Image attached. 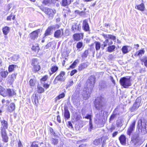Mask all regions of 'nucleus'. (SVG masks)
<instances>
[{
    "label": "nucleus",
    "instance_id": "nucleus-10",
    "mask_svg": "<svg viewBox=\"0 0 147 147\" xmlns=\"http://www.w3.org/2000/svg\"><path fill=\"white\" fill-rule=\"evenodd\" d=\"M16 74H13L11 75H9L6 79L7 83L9 84H12L16 78Z\"/></svg>",
    "mask_w": 147,
    "mask_h": 147
},
{
    "label": "nucleus",
    "instance_id": "nucleus-15",
    "mask_svg": "<svg viewBox=\"0 0 147 147\" xmlns=\"http://www.w3.org/2000/svg\"><path fill=\"white\" fill-rule=\"evenodd\" d=\"M83 34H76L73 35V36L74 40L78 41L79 40L82 38Z\"/></svg>",
    "mask_w": 147,
    "mask_h": 147
},
{
    "label": "nucleus",
    "instance_id": "nucleus-24",
    "mask_svg": "<svg viewBox=\"0 0 147 147\" xmlns=\"http://www.w3.org/2000/svg\"><path fill=\"white\" fill-rule=\"evenodd\" d=\"M87 66V64L86 63H83L79 65L78 66V70L79 71H81L86 68Z\"/></svg>",
    "mask_w": 147,
    "mask_h": 147
},
{
    "label": "nucleus",
    "instance_id": "nucleus-64",
    "mask_svg": "<svg viewBox=\"0 0 147 147\" xmlns=\"http://www.w3.org/2000/svg\"><path fill=\"white\" fill-rule=\"evenodd\" d=\"M12 16L11 14L9 16H8L7 18V20L11 21V18L12 17Z\"/></svg>",
    "mask_w": 147,
    "mask_h": 147
},
{
    "label": "nucleus",
    "instance_id": "nucleus-54",
    "mask_svg": "<svg viewBox=\"0 0 147 147\" xmlns=\"http://www.w3.org/2000/svg\"><path fill=\"white\" fill-rule=\"evenodd\" d=\"M48 78V75H46L44 76L41 79V81H46Z\"/></svg>",
    "mask_w": 147,
    "mask_h": 147
},
{
    "label": "nucleus",
    "instance_id": "nucleus-47",
    "mask_svg": "<svg viewBox=\"0 0 147 147\" xmlns=\"http://www.w3.org/2000/svg\"><path fill=\"white\" fill-rule=\"evenodd\" d=\"M18 55H15L12 57V60L13 61H16L18 60Z\"/></svg>",
    "mask_w": 147,
    "mask_h": 147
},
{
    "label": "nucleus",
    "instance_id": "nucleus-11",
    "mask_svg": "<svg viewBox=\"0 0 147 147\" xmlns=\"http://www.w3.org/2000/svg\"><path fill=\"white\" fill-rule=\"evenodd\" d=\"M63 35V29L57 30L54 33V36L56 38H59Z\"/></svg>",
    "mask_w": 147,
    "mask_h": 147
},
{
    "label": "nucleus",
    "instance_id": "nucleus-55",
    "mask_svg": "<svg viewBox=\"0 0 147 147\" xmlns=\"http://www.w3.org/2000/svg\"><path fill=\"white\" fill-rule=\"evenodd\" d=\"M116 124L117 127H120L122 125L121 121V120L118 121L117 122Z\"/></svg>",
    "mask_w": 147,
    "mask_h": 147
},
{
    "label": "nucleus",
    "instance_id": "nucleus-1",
    "mask_svg": "<svg viewBox=\"0 0 147 147\" xmlns=\"http://www.w3.org/2000/svg\"><path fill=\"white\" fill-rule=\"evenodd\" d=\"M104 99L101 96L97 97L94 101V107L97 110L102 111L105 105Z\"/></svg>",
    "mask_w": 147,
    "mask_h": 147
},
{
    "label": "nucleus",
    "instance_id": "nucleus-23",
    "mask_svg": "<svg viewBox=\"0 0 147 147\" xmlns=\"http://www.w3.org/2000/svg\"><path fill=\"white\" fill-rule=\"evenodd\" d=\"M10 29L9 27L7 26H6L3 28L2 29V31L4 34L5 35H7L9 32Z\"/></svg>",
    "mask_w": 147,
    "mask_h": 147
},
{
    "label": "nucleus",
    "instance_id": "nucleus-42",
    "mask_svg": "<svg viewBox=\"0 0 147 147\" xmlns=\"http://www.w3.org/2000/svg\"><path fill=\"white\" fill-rule=\"evenodd\" d=\"M88 54V51L86 50L84 53L82 54L81 56L83 58H85L87 57Z\"/></svg>",
    "mask_w": 147,
    "mask_h": 147
},
{
    "label": "nucleus",
    "instance_id": "nucleus-45",
    "mask_svg": "<svg viewBox=\"0 0 147 147\" xmlns=\"http://www.w3.org/2000/svg\"><path fill=\"white\" fill-rule=\"evenodd\" d=\"M44 89L42 87L38 86V93H41L44 92Z\"/></svg>",
    "mask_w": 147,
    "mask_h": 147
},
{
    "label": "nucleus",
    "instance_id": "nucleus-46",
    "mask_svg": "<svg viewBox=\"0 0 147 147\" xmlns=\"http://www.w3.org/2000/svg\"><path fill=\"white\" fill-rule=\"evenodd\" d=\"M78 62V60H76L70 66V67L71 68H74L76 65L77 63Z\"/></svg>",
    "mask_w": 147,
    "mask_h": 147
},
{
    "label": "nucleus",
    "instance_id": "nucleus-9",
    "mask_svg": "<svg viewBox=\"0 0 147 147\" xmlns=\"http://www.w3.org/2000/svg\"><path fill=\"white\" fill-rule=\"evenodd\" d=\"M40 32V30L38 29L32 32L29 35L30 38L31 39L34 40L38 37V34Z\"/></svg>",
    "mask_w": 147,
    "mask_h": 147
},
{
    "label": "nucleus",
    "instance_id": "nucleus-7",
    "mask_svg": "<svg viewBox=\"0 0 147 147\" xmlns=\"http://www.w3.org/2000/svg\"><path fill=\"white\" fill-rule=\"evenodd\" d=\"M1 133L3 141L7 142L8 141V137L6 133V129H1Z\"/></svg>",
    "mask_w": 147,
    "mask_h": 147
},
{
    "label": "nucleus",
    "instance_id": "nucleus-31",
    "mask_svg": "<svg viewBox=\"0 0 147 147\" xmlns=\"http://www.w3.org/2000/svg\"><path fill=\"white\" fill-rule=\"evenodd\" d=\"M15 104L13 103H11L10 105V107L9 108V111L10 112H12L15 109Z\"/></svg>",
    "mask_w": 147,
    "mask_h": 147
},
{
    "label": "nucleus",
    "instance_id": "nucleus-51",
    "mask_svg": "<svg viewBox=\"0 0 147 147\" xmlns=\"http://www.w3.org/2000/svg\"><path fill=\"white\" fill-rule=\"evenodd\" d=\"M92 115L91 114H87L86 115V116L85 117V118L87 119H89L90 121H92Z\"/></svg>",
    "mask_w": 147,
    "mask_h": 147
},
{
    "label": "nucleus",
    "instance_id": "nucleus-19",
    "mask_svg": "<svg viewBox=\"0 0 147 147\" xmlns=\"http://www.w3.org/2000/svg\"><path fill=\"white\" fill-rule=\"evenodd\" d=\"M102 140H103L102 143H103L105 142V138L104 137H102L101 138L96 139L94 141V144L96 145H98L100 143V142H101V141Z\"/></svg>",
    "mask_w": 147,
    "mask_h": 147
},
{
    "label": "nucleus",
    "instance_id": "nucleus-35",
    "mask_svg": "<svg viewBox=\"0 0 147 147\" xmlns=\"http://www.w3.org/2000/svg\"><path fill=\"white\" fill-rule=\"evenodd\" d=\"M94 43L95 44V49L96 50L98 51L100 49L101 47V45L100 42L96 41Z\"/></svg>",
    "mask_w": 147,
    "mask_h": 147
},
{
    "label": "nucleus",
    "instance_id": "nucleus-12",
    "mask_svg": "<svg viewBox=\"0 0 147 147\" xmlns=\"http://www.w3.org/2000/svg\"><path fill=\"white\" fill-rule=\"evenodd\" d=\"M55 28L56 27L55 26L49 27L45 31V32L44 34V37L50 35L51 32V30L55 29Z\"/></svg>",
    "mask_w": 147,
    "mask_h": 147
},
{
    "label": "nucleus",
    "instance_id": "nucleus-21",
    "mask_svg": "<svg viewBox=\"0 0 147 147\" xmlns=\"http://www.w3.org/2000/svg\"><path fill=\"white\" fill-rule=\"evenodd\" d=\"M1 122L3 126L1 127V129H7L8 128V124L7 122L4 120H1Z\"/></svg>",
    "mask_w": 147,
    "mask_h": 147
},
{
    "label": "nucleus",
    "instance_id": "nucleus-14",
    "mask_svg": "<svg viewBox=\"0 0 147 147\" xmlns=\"http://www.w3.org/2000/svg\"><path fill=\"white\" fill-rule=\"evenodd\" d=\"M65 73L64 72L61 71V72L60 74L57 76V77L58 78V79L60 81H63L65 79L64 76Z\"/></svg>",
    "mask_w": 147,
    "mask_h": 147
},
{
    "label": "nucleus",
    "instance_id": "nucleus-6",
    "mask_svg": "<svg viewBox=\"0 0 147 147\" xmlns=\"http://www.w3.org/2000/svg\"><path fill=\"white\" fill-rule=\"evenodd\" d=\"M141 103V100L139 98H137L133 106L130 109V111L131 112H133L136 111L140 105Z\"/></svg>",
    "mask_w": 147,
    "mask_h": 147
},
{
    "label": "nucleus",
    "instance_id": "nucleus-60",
    "mask_svg": "<svg viewBox=\"0 0 147 147\" xmlns=\"http://www.w3.org/2000/svg\"><path fill=\"white\" fill-rule=\"evenodd\" d=\"M113 40H115L116 37L115 36L112 35H109V38Z\"/></svg>",
    "mask_w": 147,
    "mask_h": 147
},
{
    "label": "nucleus",
    "instance_id": "nucleus-38",
    "mask_svg": "<svg viewBox=\"0 0 147 147\" xmlns=\"http://www.w3.org/2000/svg\"><path fill=\"white\" fill-rule=\"evenodd\" d=\"M58 70V67L56 66H53L51 68V71L53 73L55 72Z\"/></svg>",
    "mask_w": 147,
    "mask_h": 147
},
{
    "label": "nucleus",
    "instance_id": "nucleus-25",
    "mask_svg": "<svg viewBox=\"0 0 147 147\" xmlns=\"http://www.w3.org/2000/svg\"><path fill=\"white\" fill-rule=\"evenodd\" d=\"M7 92L9 96H12L16 94V93L13 90L8 89L7 90Z\"/></svg>",
    "mask_w": 147,
    "mask_h": 147
},
{
    "label": "nucleus",
    "instance_id": "nucleus-59",
    "mask_svg": "<svg viewBox=\"0 0 147 147\" xmlns=\"http://www.w3.org/2000/svg\"><path fill=\"white\" fill-rule=\"evenodd\" d=\"M58 81H59V80L58 79V78L56 77L54 80L53 83L54 84H57Z\"/></svg>",
    "mask_w": 147,
    "mask_h": 147
},
{
    "label": "nucleus",
    "instance_id": "nucleus-34",
    "mask_svg": "<svg viewBox=\"0 0 147 147\" xmlns=\"http://www.w3.org/2000/svg\"><path fill=\"white\" fill-rule=\"evenodd\" d=\"M40 69V67L39 65H36L33 67L32 70L33 71L36 72L39 71Z\"/></svg>",
    "mask_w": 147,
    "mask_h": 147
},
{
    "label": "nucleus",
    "instance_id": "nucleus-27",
    "mask_svg": "<svg viewBox=\"0 0 147 147\" xmlns=\"http://www.w3.org/2000/svg\"><path fill=\"white\" fill-rule=\"evenodd\" d=\"M8 72L7 71H2L0 72V75L3 78H6L8 74Z\"/></svg>",
    "mask_w": 147,
    "mask_h": 147
},
{
    "label": "nucleus",
    "instance_id": "nucleus-33",
    "mask_svg": "<svg viewBox=\"0 0 147 147\" xmlns=\"http://www.w3.org/2000/svg\"><path fill=\"white\" fill-rule=\"evenodd\" d=\"M108 41V39H107L103 42V44L101 45V47L102 50L104 49V48L107 46Z\"/></svg>",
    "mask_w": 147,
    "mask_h": 147
},
{
    "label": "nucleus",
    "instance_id": "nucleus-37",
    "mask_svg": "<svg viewBox=\"0 0 147 147\" xmlns=\"http://www.w3.org/2000/svg\"><path fill=\"white\" fill-rule=\"evenodd\" d=\"M38 62L37 59H34L32 61V65L34 67L36 65H38Z\"/></svg>",
    "mask_w": 147,
    "mask_h": 147
},
{
    "label": "nucleus",
    "instance_id": "nucleus-5",
    "mask_svg": "<svg viewBox=\"0 0 147 147\" xmlns=\"http://www.w3.org/2000/svg\"><path fill=\"white\" fill-rule=\"evenodd\" d=\"M96 81V78L94 76H92L90 77L87 81L88 87L89 86H90L89 88L92 89Z\"/></svg>",
    "mask_w": 147,
    "mask_h": 147
},
{
    "label": "nucleus",
    "instance_id": "nucleus-63",
    "mask_svg": "<svg viewBox=\"0 0 147 147\" xmlns=\"http://www.w3.org/2000/svg\"><path fill=\"white\" fill-rule=\"evenodd\" d=\"M31 147H38V144L33 143H32L31 146Z\"/></svg>",
    "mask_w": 147,
    "mask_h": 147
},
{
    "label": "nucleus",
    "instance_id": "nucleus-44",
    "mask_svg": "<svg viewBox=\"0 0 147 147\" xmlns=\"http://www.w3.org/2000/svg\"><path fill=\"white\" fill-rule=\"evenodd\" d=\"M117 114L113 113L110 117L109 119V122H111L116 117Z\"/></svg>",
    "mask_w": 147,
    "mask_h": 147
},
{
    "label": "nucleus",
    "instance_id": "nucleus-28",
    "mask_svg": "<svg viewBox=\"0 0 147 147\" xmlns=\"http://www.w3.org/2000/svg\"><path fill=\"white\" fill-rule=\"evenodd\" d=\"M101 116L97 114L96 116V118H95L94 122L96 123H97L100 122V119Z\"/></svg>",
    "mask_w": 147,
    "mask_h": 147
},
{
    "label": "nucleus",
    "instance_id": "nucleus-3",
    "mask_svg": "<svg viewBox=\"0 0 147 147\" xmlns=\"http://www.w3.org/2000/svg\"><path fill=\"white\" fill-rule=\"evenodd\" d=\"M119 82L121 85L124 88H128L131 84L130 79L125 77L121 78Z\"/></svg>",
    "mask_w": 147,
    "mask_h": 147
},
{
    "label": "nucleus",
    "instance_id": "nucleus-50",
    "mask_svg": "<svg viewBox=\"0 0 147 147\" xmlns=\"http://www.w3.org/2000/svg\"><path fill=\"white\" fill-rule=\"evenodd\" d=\"M83 46V43L82 42H79L77 44L76 47L78 49L81 48Z\"/></svg>",
    "mask_w": 147,
    "mask_h": 147
},
{
    "label": "nucleus",
    "instance_id": "nucleus-62",
    "mask_svg": "<svg viewBox=\"0 0 147 147\" xmlns=\"http://www.w3.org/2000/svg\"><path fill=\"white\" fill-rule=\"evenodd\" d=\"M102 36L105 38L107 39H108L107 38H109V34H102Z\"/></svg>",
    "mask_w": 147,
    "mask_h": 147
},
{
    "label": "nucleus",
    "instance_id": "nucleus-17",
    "mask_svg": "<svg viewBox=\"0 0 147 147\" xmlns=\"http://www.w3.org/2000/svg\"><path fill=\"white\" fill-rule=\"evenodd\" d=\"M100 89L102 90H104L107 89V85L105 82L102 81L100 84Z\"/></svg>",
    "mask_w": 147,
    "mask_h": 147
},
{
    "label": "nucleus",
    "instance_id": "nucleus-49",
    "mask_svg": "<svg viewBox=\"0 0 147 147\" xmlns=\"http://www.w3.org/2000/svg\"><path fill=\"white\" fill-rule=\"evenodd\" d=\"M74 84L73 81L72 80H70L67 83V88L72 86Z\"/></svg>",
    "mask_w": 147,
    "mask_h": 147
},
{
    "label": "nucleus",
    "instance_id": "nucleus-22",
    "mask_svg": "<svg viewBox=\"0 0 147 147\" xmlns=\"http://www.w3.org/2000/svg\"><path fill=\"white\" fill-rule=\"evenodd\" d=\"M71 2V0H62L61 4L62 6L64 7L70 4Z\"/></svg>",
    "mask_w": 147,
    "mask_h": 147
},
{
    "label": "nucleus",
    "instance_id": "nucleus-2",
    "mask_svg": "<svg viewBox=\"0 0 147 147\" xmlns=\"http://www.w3.org/2000/svg\"><path fill=\"white\" fill-rule=\"evenodd\" d=\"M40 9L48 15L50 19L53 18L55 14L56 13V11L55 9H51L47 7H41Z\"/></svg>",
    "mask_w": 147,
    "mask_h": 147
},
{
    "label": "nucleus",
    "instance_id": "nucleus-4",
    "mask_svg": "<svg viewBox=\"0 0 147 147\" xmlns=\"http://www.w3.org/2000/svg\"><path fill=\"white\" fill-rule=\"evenodd\" d=\"M92 89L87 87L84 89L83 91L82 96L84 100L88 99L90 96V95L92 92Z\"/></svg>",
    "mask_w": 147,
    "mask_h": 147
},
{
    "label": "nucleus",
    "instance_id": "nucleus-39",
    "mask_svg": "<svg viewBox=\"0 0 147 147\" xmlns=\"http://www.w3.org/2000/svg\"><path fill=\"white\" fill-rule=\"evenodd\" d=\"M65 96V94L64 93H62L61 94L57 96L55 98V101L57 102V100H59V99L63 98Z\"/></svg>",
    "mask_w": 147,
    "mask_h": 147
},
{
    "label": "nucleus",
    "instance_id": "nucleus-57",
    "mask_svg": "<svg viewBox=\"0 0 147 147\" xmlns=\"http://www.w3.org/2000/svg\"><path fill=\"white\" fill-rule=\"evenodd\" d=\"M32 49L34 51H37V50H38L39 47L38 46H32Z\"/></svg>",
    "mask_w": 147,
    "mask_h": 147
},
{
    "label": "nucleus",
    "instance_id": "nucleus-8",
    "mask_svg": "<svg viewBox=\"0 0 147 147\" xmlns=\"http://www.w3.org/2000/svg\"><path fill=\"white\" fill-rule=\"evenodd\" d=\"M136 123V121L135 120H134L131 123L130 125L127 130V134L129 136L135 129Z\"/></svg>",
    "mask_w": 147,
    "mask_h": 147
},
{
    "label": "nucleus",
    "instance_id": "nucleus-26",
    "mask_svg": "<svg viewBox=\"0 0 147 147\" xmlns=\"http://www.w3.org/2000/svg\"><path fill=\"white\" fill-rule=\"evenodd\" d=\"M145 53V50L143 49L140 50L136 52L135 55H136L140 57H141L142 55L144 54Z\"/></svg>",
    "mask_w": 147,
    "mask_h": 147
},
{
    "label": "nucleus",
    "instance_id": "nucleus-36",
    "mask_svg": "<svg viewBox=\"0 0 147 147\" xmlns=\"http://www.w3.org/2000/svg\"><path fill=\"white\" fill-rule=\"evenodd\" d=\"M141 61L144 62V65L147 67V57H143L141 59Z\"/></svg>",
    "mask_w": 147,
    "mask_h": 147
},
{
    "label": "nucleus",
    "instance_id": "nucleus-43",
    "mask_svg": "<svg viewBox=\"0 0 147 147\" xmlns=\"http://www.w3.org/2000/svg\"><path fill=\"white\" fill-rule=\"evenodd\" d=\"M16 65H10L8 67V71L9 72L12 71L14 69L15 67L16 66Z\"/></svg>",
    "mask_w": 147,
    "mask_h": 147
},
{
    "label": "nucleus",
    "instance_id": "nucleus-18",
    "mask_svg": "<svg viewBox=\"0 0 147 147\" xmlns=\"http://www.w3.org/2000/svg\"><path fill=\"white\" fill-rule=\"evenodd\" d=\"M64 116L66 120L68 119L70 117L69 112L68 109L66 108L64 109Z\"/></svg>",
    "mask_w": 147,
    "mask_h": 147
},
{
    "label": "nucleus",
    "instance_id": "nucleus-32",
    "mask_svg": "<svg viewBox=\"0 0 147 147\" xmlns=\"http://www.w3.org/2000/svg\"><path fill=\"white\" fill-rule=\"evenodd\" d=\"M115 48V45L110 46L107 48V51L109 52H111L114 51Z\"/></svg>",
    "mask_w": 147,
    "mask_h": 147
},
{
    "label": "nucleus",
    "instance_id": "nucleus-29",
    "mask_svg": "<svg viewBox=\"0 0 147 147\" xmlns=\"http://www.w3.org/2000/svg\"><path fill=\"white\" fill-rule=\"evenodd\" d=\"M140 129L141 130L142 132L143 131V133L145 134L146 133L147 130L146 124L144 122H143V125L142 127H141Z\"/></svg>",
    "mask_w": 147,
    "mask_h": 147
},
{
    "label": "nucleus",
    "instance_id": "nucleus-40",
    "mask_svg": "<svg viewBox=\"0 0 147 147\" xmlns=\"http://www.w3.org/2000/svg\"><path fill=\"white\" fill-rule=\"evenodd\" d=\"M144 5L143 3H142L137 6V9L141 11H144Z\"/></svg>",
    "mask_w": 147,
    "mask_h": 147
},
{
    "label": "nucleus",
    "instance_id": "nucleus-61",
    "mask_svg": "<svg viewBox=\"0 0 147 147\" xmlns=\"http://www.w3.org/2000/svg\"><path fill=\"white\" fill-rule=\"evenodd\" d=\"M77 71L76 69L72 70L70 73V75L71 76H73L74 74L77 72Z\"/></svg>",
    "mask_w": 147,
    "mask_h": 147
},
{
    "label": "nucleus",
    "instance_id": "nucleus-48",
    "mask_svg": "<svg viewBox=\"0 0 147 147\" xmlns=\"http://www.w3.org/2000/svg\"><path fill=\"white\" fill-rule=\"evenodd\" d=\"M50 3V0H43L42 1V4L45 5H48Z\"/></svg>",
    "mask_w": 147,
    "mask_h": 147
},
{
    "label": "nucleus",
    "instance_id": "nucleus-16",
    "mask_svg": "<svg viewBox=\"0 0 147 147\" xmlns=\"http://www.w3.org/2000/svg\"><path fill=\"white\" fill-rule=\"evenodd\" d=\"M81 29V27H80L77 24H74L72 26L71 30L74 32H76L77 31H80Z\"/></svg>",
    "mask_w": 147,
    "mask_h": 147
},
{
    "label": "nucleus",
    "instance_id": "nucleus-58",
    "mask_svg": "<svg viewBox=\"0 0 147 147\" xmlns=\"http://www.w3.org/2000/svg\"><path fill=\"white\" fill-rule=\"evenodd\" d=\"M89 126L90 127L89 128V130L90 131H91V129L93 128V127L92 124V121H89Z\"/></svg>",
    "mask_w": 147,
    "mask_h": 147
},
{
    "label": "nucleus",
    "instance_id": "nucleus-53",
    "mask_svg": "<svg viewBox=\"0 0 147 147\" xmlns=\"http://www.w3.org/2000/svg\"><path fill=\"white\" fill-rule=\"evenodd\" d=\"M12 4V3H9L8 4L6 7V9L7 11H9L11 7Z\"/></svg>",
    "mask_w": 147,
    "mask_h": 147
},
{
    "label": "nucleus",
    "instance_id": "nucleus-56",
    "mask_svg": "<svg viewBox=\"0 0 147 147\" xmlns=\"http://www.w3.org/2000/svg\"><path fill=\"white\" fill-rule=\"evenodd\" d=\"M30 84L31 86H34L35 84V81L32 79H31L30 81Z\"/></svg>",
    "mask_w": 147,
    "mask_h": 147
},
{
    "label": "nucleus",
    "instance_id": "nucleus-20",
    "mask_svg": "<svg viewBox=\"0 0 147 147\" xmlns=\"http://www.w3.org/2000/svg\"><path fill=\"white\" fill-rule=\"evenodd\" d=\"M119 140L121 144L122 145L125 144L126 143V138L124 135H121L119 138Z\"/></svg>",
    "mask_w": 147,
    "mask_h": 147
},
{
    "label": "nucleus",
    "instance_id": "nucleus-13",
    "mask_svg": "<svg viewBox=\"0 0 147 147\" xmlns=\"http://www.w3.org/2000/svg\"><path fill=\"white\" fill-rule=\"evenodd\" d=\"M82 28L83 29L86 31H88L89 30L90 28L86 20H85L83 21Z\"/></svg>",
    "mask_w": 147,
    "mask_h": 147
},
{
    "label": "nucleus",
    "instance_id": "nucleus-52",
    "mask_svg": "<svg viewBox=\"0 0 147 147\" xmlns=\"http://www.w3.org/2000/svg\"><path fill=\"white\" fill-rule=\"evenodd\" d=\"M53 144L54 145L57 144L58 143V140L57 139H54L52 138L51 140Z\"/></svg>",
    "mask_w": 147,
    "mask_h": 147
},
{
    "label": "nucleus",
    "instance_id": "nucleus-30",
    "mask_svg": "<svg viewBox=\"0 0 147 147\" xmlns=\"http://www.w3.org/2000/svg\"><path fill=\"white\" fill-rule=\"evenodd\" d=\"M128 47H129L127 46H124L122 47L121 50L123 54H125L128 52Z\"/></svg>",
    "mask_w": 147,
    "mask_h": 147
},
{
    "label": "nucleus",
    "instance_id": "nucleus-41",
    "mask_svg": "<svg viewBox=\"0 0 147 147\" xmlns=\"http://www.w3.org/2000/svg\"><path fill=\"white\" fill-rule=\"evenodd\" d=\"M143 125V123L142 122V120L141 119H140L137 123L138 127V129H140L142 127Z\"/></svg>",
    "mask_w": 147,
    "mask_h": 147
}]
</instances>
